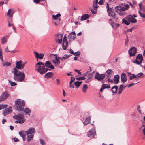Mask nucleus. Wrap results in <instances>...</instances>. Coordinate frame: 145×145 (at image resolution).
<instances>
[{"label": "nucleus", "mask_w": 145, "mask_h": 145, "mask_svg": "<svg viewBox=\"0 0 145 145\" xmlns=\"http://www.w3.org/2000/svg\"><path fill=\"white\" fill-rule=\"evenodd\" d=\"M25 63L22 62L21 60L16 62V66L12 71L14 74L13 79L16 81L22 82L25 78V74L23 71H20L19 69H23Z\"/></svg>", "instance_id": "obj_1"}, {"label": "nucleus", "mask_w": 145, "mask_h": 145, "mask_svg": "<svg viewBox=\"0 0 145 145\" xmlns=\"http://www.w3.org/2000/svg\"><path fill=\"white\" fill-rule=\"evenodd\" d=\"M35 132V129L31 127L27 131H20L19 134L22 137L24 141L26 140L27 142H29L33 139Z\"/></svg>", "instance_id": "obj_2"}, {"label": "nucleus", "mask_w": 145, "mask_h": 145, "mask_svg": "<svg viewBox=\"0 0 145 145\" xmlns=\"http://www.w3.org/2000/svg\"><path fill=\"white\" fill-rule=\"evenodd\" d=\"M129 8L128 4H121L116 6L115 9L116 12L120 16H123L126 14L125 11L127 10Z\"/></svg>", "instance_id": "obj_3"}, {"label": "nucleus", "mask_w": 145, "mask_h": 145, "mask_svg": "<svg viewBox=\"0 0 145 145\" xmlns=\"http://www.w3.org/2000/svg\"><path fill=\"white\" fill-rule=\"evenodd\" d=\"M35 70L40 74L46 73L48 69L45 67L44 64L42 62H39L35 64Z\"/></svg>", "instance_id": "obj_4"}, {"label": "nucleus", "mask_w": 145, "mask_h": 145, "mask_svg": "<svg viewBox=\"0 0 145 145\" xmlns=\"http://www.w3.org/2000/svg\"><path fill=\"white\" fill-rule=\"evenodd\" d=\"M25 105V102L22 100L18 99L15 101L14 106L15 109L18 111H22Z\"/></svg>", "instance_id": "obj_5"}, {"label": "nucleus", "mask_w": 145, "mask_h": 145, "mask_svg": "<svg viewBox=\"0 0 145 145\" xmlns=\"http://www.w3.org/2000/svg\"><path fill=\"white\" fill-rule=\"evenodd\" d=\"M136 19L133 18L132 15H128L125 18L122 19V23L125 24L127 25H129L130 24V22L132 23H135L137 22Z\"/></svg>", "instance_id": "obj_6"}, {"label": "nucleus", "mask_w": 145, "mask_h": 145, "mask_svg": "<svg viewBox=\"0 0 145 145\" xmlns=\"http://www.w3.org/2000/svg\"><path fill=\"white\" fill-rule=\"evenodd\" d=\"M13 117L14 119L17 120L15 121V122L17 124H22L25 121L24 116L22 114L15 115L13 116Z\"/></svg>", "instance_id": "obj_7"}, {"label": "nucleus", "mask_w": 145, "mask_h": 145, "mask_svg": "<svg viewBox=\"0 0 145 145\" xmlns=\"http://www.w3.org/2000/svg\"><path fill=\"white\" fill-rule=\"evenodd\" d=\"M142 55L141 54H139L136 56V59L133 61V63L141 66V63L143 61Z\"/></svg>", "instance_id": "obj_8"}, {"label": "nucleus", "mask_w": 145, "mask_h": 145, "mask_svg": "<svg viewBox=\"0 0 145 145\" xmlns=\"http://www.w3.org/2000/svg\"><path fill=\"white\" fill-rule=\"evenodd\" d=\"M108 12V15L111 17H112L114 19L118 20V17L116 15L112 8H110V11Z\"/></svg>", "instance_id": "obj_9"}, {"label": "nucleus", "mask_w": 145, "mask_h": 145, "mask_svg": "<svg viewBox=\"0 0 145 145\" xmlns=\"http://www.w3.org/2000/svg\"><path fill=\"white\" fill-rule=\"evenodd\" d=\"M54 56L55 57H54V59L52 60V61L56 66H57L60 64V61L59 59H61V57H57V54H56Z\"/></svg>", "instance_id": "obj_10"}, {"label": "nucleus", "mask_w": 145, "mask_h": 145, "mask_svg": "<svg viewBox=\"0 0 145 145\" xmlns=\"http://www.w3.org/2000/svg\"><path fill=\"white\" fill-rule=\"evenodd\" d=\"M105 76V75L104 74H99L98 72H96L94 77L98 81H101L103 80Z\"/></svg>", "instance_id": "obj_11"}, {"label": "nucleus", "mask_w": 145, "mask_h": 145, "mask_svg": "<svg viewBox=\"0 0 145 145\" xmlns=\"http://www.w3.org/2000/svg\"><path fill=\"white\" fill-rule=\"evenodd\" d=\"M68 46V42L67 40V37L66 35H65L63 37L62 45L63 49L64 50H66Z\"/></svg>", "instance_id": "obj_12"}, {"label": "nucleus", "mask_w": 145, "mask_h": 145, "mask_svg": "<svg viewBox=\"0 0 145 145\" xmlns=\"http://www.w3.org/2000/svg\"><path fill=\"white\" fill-rule=\"evenodd\" d=\"M9 96V94L7 92H3L0 96V102L6 99Z\"/></svg>", "instance_id": "obj_13"}, {"label": "nucleus", "mask_w": 145, "mask_h": 145, "mask_svg": "<svg viewBox=\"0 0 145 145\" xmlns=\"http://www.w3.org/2000/svg\"><path fill=\"white\" fill-rule=\"evenodd\" d=\"M76 33L75 32L72 31L70 33L69 35L68 39L69 41H72L74 40L76 37Z\"/></svg>", "instance_id": "obj_14"}, {"label": "nucleus", "mask_w": 145, "mask_h": 145, "mask_svg": "<svg viewBox=\"0 0 145 145\" xmlns=\"http://www.w3.org/2000/svg\"><path fill=\"white\" fill-rule=\"evenodd\" d=\"M96 131L95 129L93 128L89 130L87 133V135L88 137H93L95 135Z\"/></svg>", "instance_id": "obj_15"}, {"label": "nucleus", "mask_w": 145, "mask_h": 145, "mask_svg": "<svg viewBox=\"0 0 145 145\" xmlns=\"http://www.w3.org/2000/svg\"><path fill=\"white\" fill-rule=\"evenodd\" d=\"M137 52V49L134 47H133L131 48V49L128 51L130 56H134L135 55Z\"/></svg>", "instance_id": "obj_16"}, {"label": "nucleus", "mask_w": 145, "mask_h": 145, "mask_svg": "<svg viewBox=\"0 0 145 145\" xmlns=\"http://www.w3.org/2000/svg\"><path fill=\"white\" fill-rule=\"evenodd\" d=\"M12 111V107L10 106L8 108L5 109L3 111V114L5 116H6L9 114L11 113Z\"/></svg>", "instance_id": "obj_17"}, {"label": "nucleus", "mask_w": 145, "mask_h": 145, "mask_svg": "<svg viewBox=\"0 0 145 145\" xmlns=\"http://www.w3.org/2000/svg\"><path fill=\"white\" fill-rule=\"evenodd\" d=\"M35 57L37 59H43L44 54L43 53L39 54L38 52H34Z\"/></svg>", "instance_id": "obj_18"}, {"label": "nucleus", "mask_w": 145, "mask_h": 145, "mask_svg": "<svg viewBox=\"0 0 145 145\" xmlns=\"http://www.w3.org/2000/svg\"><path fill=\"white\" fill-rule=\"evenodd\" d=\"M45 66L46 67L51 69H54V67L53 65H52L51 62L48 61H46L45 63Z\"/></svg>", "instance_id": "obj_19"}, {"label": "nucleus", "mask_w": 145, "mask_h": 145, "mask_svg": "<svg viewBox=\"0 0 145 145\" xmlns=\"http://www.w3.org/2000/svg\"><path fill=\"white\" fill-rule=\"evenodd\" d=\"M121 81L124 83L127 81V77L126 75L124 73H122L121 76Z\"/></svg>", "instance_id": "obj_20"}, {"label": "nucleus", "mask_w": 145, "mask_h": 145, "mask_svg": "<svg viewBox=\"0 0 145 145\" xmlns=\"http://www.w3.org/2000/svg\"><path fill=\"white\" fill-rule=\"evenodd\" d=\"M91 116H89L86 118L85 121L83 122V123L85 125H86L90 123Z\"/></svg>", "instance_id": "obj_21"}, {"label": "nucleus", "mask_w": 145, "mask_h": 145, "mask_svg": "<svg viewBox=\"0 0 145 145\" xmlns=\"http://www.w3.org/2000/svg\"><path fill=\"white\" fill-rule=\"evenodd\" d=\"M53 75V74L51 72H49L46 73L44 75V77L47 79L52 78Z\"/></svg>", "instance_id": "obj_22"}, {"label": "nucleus", "mask_w": 145, "mask_h": 145, "mask_svg": "<svg viewBox=\"0 0 145 145\" xmlns=\"http://www.w3.org/2000/svg\"><path fill=\"white\" fill-rule=\"evenodd\" d=\"M120 76L118 75H116L114 76V84H117L119 82Z\"/></svg>", "instance_id": "obj_23"}, {"label": "nucleus", "mask_w": 145, "mask_h": 145, "mask_svg": "<svg viewBox=\"0 0 145 145\" xmlns=\"http://www.w3.org/2000/svg\"><path fill=\"white\" fill-rule=\"evenodd\" d=\"M14 13V10H12V9H9L7 15L11 17L12 16L13 14Z\"/></svg>", "instance_id": "obj_24"}, {"label": "nucleus", "mask_w": 145, "mask_h": 145, "mask_svg": "<svg viewBox=\"0 0 145 145\" xmlns=\"http://www.w3.org/2000/svg\"><path fill=\"white\" fill-rule=\"evenodd\" d=\"M25 113L29 115H30V113H31V110L29 108H25L24 109L23 108V111Z\"/></svg>", "instance_id": "obj_25"}, {"label": "nucleus", "mask_w": 145, "mask_h": 145, "mask_svg": "<svg viewBox=\"0 0 145 145\" xmlns=\"http://www.w3.org/2000/svg\"><path fill=\"white\" fill-rule=\"evenodd\" d=\"M118 88V87L117 86H114L111 89V91L114 93H116Z\"/></svg>", "instance_id": "obj_26"}, {"label": "nucleus", "mask_w": 145, "mask_h": 145, "mask_svg": "<svg viewBox=\"0 0 145 145\" xmlns=\"http://www.w3.org/2000/svg\"><path fill=\"white\" fill-rule=\"evenodd\" d=\"M89 16L88 14H84L81 17L80 20L82 21L86 20L89 18Z\"/></svg>", "instance_id": "obj_27"}, {"label": "nucleus", "mask_w": 145, "mask_h": 145, "mask_svg": "<svg viewBox=\"0 0 145 145\" xmlns=\"http://www.w3.org/2000/svg\"><path fill=\"white\" fill-rule=\"evenodd\" d=\"M128 75L129 76V79L130 80H132L133 78H134L137 77V76L135 75L134 74H132L131 73L128 72Z\"/></svg>", "instance_id": "obj_28"}, {"label": "nucleus", "mask_w": 145, "mask_h": 145, "mask_svg": "<svg viewBox=\"0 0 145 145\" xmlns=\"http://www.w3.org/2000/svg\"><path fill=\"white\" fill-rule=\"evenodd\" d=\"M88 88V86L87 84H84L82 88V91L84 93H86Z\"/></svg>", "instance_id": "obj_29"}, {"label": "nucleus", "mask_w": 145, "mask_h": 145, "mask_svg": "<svg viewBox=\"0 0 145 145\" xmlns=\"http://www.w3.org/2000/svg\"><path fill=\"white\" fill-rule=\"evenodd\" d=\"M61 16V15L60 13L56 14V15H53L52 16V18L54 20H57Z\"/></svg>", "instance_id": "obj_30"}, {"label": "nucleus", "mask_w": 145, "mask_h": 145, "mask_svg": "<svg viewBox=\"0 0 145 145\" xmlns=\"http://www.w3.org/2000/svg\"><path fill=\"white\" fill-rule=\"evenodd\" d=\"M1 43L2 44L5 43L7 42V39L5 37H3L1 40Z\"/></svg>", "instance_id": "obj_31"}, {"label": "nucleus", "mask_w": 145, "mask_h": 145, "mask_svg": "<svg viewBox=\"0 0 145 145\" xmlns=\"http://www.w3.org/2000/svg\"><path fill=\"white\" fill-rule=\"evenodd\" d=\"M71 55H65L62 58H61V59L62 60L63 59H64V60L67 59Z\"/></svg>", "instance_id": "obj_32"}, {"label": "nucleus", "mask_w": 145, "mask_h": 145, "mask_svg": "<svg viewBox=\"0 0 145 145\" xmlns=\"http://www.w3.org/2000/svg\"><path fill=\"white\" fill-rule=\"evenodd\" d=\"M82 82V81H76L74 82V84L77 88H78Z\"/></svg>", "instance_id": "obj_33"}, {"label": "nucleus", "mask_w": 145, "mask_h": 145, "mask_svg": "<svg viewBox=\"0 0 145 145\" xmlns=\"http://www.w3.org/2000/svg\"><path fill=\"white\" fill-rule=\"evenodd\" d=\"M106 73L108 75L112 74L113 73V71L111 69H109L107 70L106 72Z\"/></svg>", "instance_id": "obj_34"}, {"label": "nucleus", "mask_w": 145, "mask_h": 145, "mask_svg": "<svg viewBox=\"0 0 145 145\" xmlns=\"http://www.w3.org/2000/svg\"><path fill=\"white\" fill-rule=\"evenodd\" d=\"M8 81L10 85L12 86H14L17 85V84L14 82H12L10 80H9Z\"/></svg>", "instance_id": "obj_35"}, {"label": "nucleus", "mask_w": 145, "mask_h": 145, "mask_svg": "<svg viewBox=\"0 0 145 145\" xmlns=\"http://www.w3.org/2000/svg\"><path fill=\"white\" fill-rule=\"evenodd\" d=\"M104 89L109 88H110V85L106 84H103L102 86Z\"/></svg>", "instance_id": "obj_36"}, {"label": "nucleus", "mask_w": 145, "mask_h": 145, "mask_svg": "<svg viewBox=\"0 0 145 145\" xmlns=\"http://www.w3.org/2000/svg\"><path fill=\"white\" fill-rule=\"evenodd\" d=\"M7 106V105L6 104L0 105V110L3 109Z\"/></svg>", "instance_id": "obj_37"}, {"label": "nucleus", "mask_w": 145, "mask_h": 145, "mask_svg": "<svg viewBox=\"0 0 145 145\" xmlns=\"http://www.w3.org/2000/svg\"><path fill=\"white\" fill-rule=\"evenodd\" d=\"M111 25L113 28H114L115 27H118L119 24H118L113 23L111 24Z\"/></svg>", "instance_id": "obj_38"}, {"label": "nucleus", "mask_w": 145, "mask_h": 145, "mask_svg": "<svg viewBox=\"0 0 145 145\" xmlns=\"http://www.w3.org/2000/svg\"><path fill=\"white\" fill-rule=\"evenodd\" d=\"M5 51L6 52H11L12 53H14L15 51H9L8 48V46H7L5 49Z\"/></svg>", "instance_id": "obj_39"}, {"label": "nucleus", "mask_w": 145, "mask_h": 145, "mask_svg": "<svg viewBox=\"0 0 145 145\" xmlns=\"http://www.w3.org/2000/svg\"><path fill=\"white\" fill-rule=\"evenodd\" d=\"M140 16L142 18H145V14L142 13L140 11H138Z\"/></svg>", "instance_id": "obj_40"}, {"label": "nucleus", "mask_w": 145, "mask_h": 145, "mask_svg": "<svg viewBox=\"0 0 145 145\" xmlns=\"http://www.w3.org/2000/svg\"><path fill=\"white\" fill-rule=\"evenodd\" d=\"M76 79L78 80H84L85 79V78L84 77H82L76 78Z\"/></svg>", "instance_id": "obj_41"}, {"label": "nucleus", "mask_w": 145, "mask_h": 145, "mask_svg": "<svg viewBox=\"0 0 145 145\" xmlns=\"http://www.w3.org/2000/svg\"><path fill=\"white\" fill-rule=\"evenodd\" d=\"M88 80H89L90 79L92 78V77H93V75L92 74L90 73L88 75Z\"/></svg>", "instance_id": "obj_42"}, {"label": "nucleus", "mask_w": 145, "mask_h": 145, "mask_svg": "<svg viewBox=\"0 0 145 145\" xmlns=\"http://www.w3.org/2000/svg\"><path fill=\"white\" fill-rule=\"evenodd\" d=\"M139 8L140 10H142L144 8V7L142 6V2H140L139 4Z\"/></svg>", "instance_id": "obj_43"}, {"label": "nucleus", "mask_w": 145, "mask_h": 145, "mask_svg": "<svg viewBox=\"0 0 145 145\" xmlns=\"http://www.w3.org/2000/svg\"><path fill=\"white\" fill-rule=\"evenodd\" d=\"M57 36L59 38L58 39H62L63 35L61 34H58L57 35Z\"/></svg>", "instance_id": "obj_44"}, {"label": "nucleus", "mask_w": 145, "mask_h": 145, "mask_svg": "<svg viewBox=\"0 0 145 145\" xmlns=\"http://www.w3.org/2000/svg\"><path fill=\"white\" fill-rule=\"evenodd\" d=\"M62 39H57L56 40V41L59 43L61 44L62 42Z\"/></svg>", "instance_id": "obj_45"}, {"label": "nucleus", "mask_w": 145, "mask_h": 145, "mask_svg": "<svg viewBox=\"0 0 145 145\" xmlns=\"http://www.w3.org/2000/svg\"><path fill=\"white\" fill-rule=\"evenodd\" d=\"M143 74V73H140L137 74L136 75L137 77L138 78L140 77Z\"/></svg>", "instance_id": "obj_46"}, {"label": "nucleus", "mask_w": 145, "mask_h": 145, "mask_svg": "<svg viewBox=\"0 0 145 145\" xmlns=\"http://www.w3.org/2000/svg\"><path fill=\"white\" fill-rule=\"evenodd\" d=\"M74 54L76 56H79L80 54V52L79 51H77L74 53Z\"/></svg>", "instance_id": "obj_47"}, {"label": "nucleus", "mask_w": 145, "mask_h": 145, "mask_svg": "<svg viewBox=\"0 0 145 145\" xmlns=\"http://www.w3.org/2000/svg\"><path fill=\"white\" fill-rule=\"evenodd\" d=\"M106 5H106V7L107 8V12H108L109 11H110V8H109V4H108V3H106Z\"/></svg>", "instance_id": "obj_48"}, {"label": "nucleus", "mask_w": 145, "mask_h": 145, "mask_svg": "<svg viewBox=\"0 0 145 145\" xmlns=\"http://www.w3.org/2000/svg\"><path fill=\"white\" fill-rule=\"evenodd\" d=\"M97 3H94L93 7L94 8H98Z\"/></svg>", "instance_id": "obj_49"}, {"label": "nucleus", "mask_w": 145, "mask_h": 145, "mask_svg": "<svg viewBox=\"0 0 145 145\" xmlns=\"http://www.w3.org/2000/svg\"><path fill=\"white\" fill-rule=\"evenodd\" d=\"M75 78L73 77H71V81L70 82L72 83L73 82H74L75 80Z\"/></svg>", "instance_id": "obj_50"}, {"label": "nucleus", "mask_w": 145, "mask_h": 145, "mask_svg": "<svg viewBox=\"0 0 145 145\" xmlns=\"http://www.w3.org/2000/svg\"><path fill=\"white\" fill-rule=\"evenodd\" d=\"M40 143L41 144H42V145H44V144L45 142L44 140L41 139L40 140Z\"/></svg>", "instance_id": "obj_51"}, {"label": "nucleus", "mask_w": 145, "mask_h": 145, "mask_svg": "<svg viewBox=\"0 0 145 145\" xmlns=\"http://www.w3.org/2000/svg\"><path fill=\"white\" fill-rule=\"evenodd\" d=\"M123 89H119V91H118V94H120L121 93Z\"/></svg>", "instance_id": "obj_52"}, {"label": "nucleus", "mask_w": 145, "mask_h": 145, "mask_svg": "<svg viewBox=\"0 0 145 145\" xmlns=\"http://www.w3.org/2000/svg\"><path fill=\"white\" fill-rule=\"evenodd\" d=\"M70 87L71 88H74V86L73 84H72V83L70 82Z\"/></svg>", "instance_id": "obj_53"}, {"label": "nucleus", "mask_w": 145, "mask_h": 145, "mask_svg": "<svg viewBox=\"0 0 145 145\" xmlns=\"http://www.w3.org/2000/svg\"><path fill=\"white\" fill-rule=\"evenodd\" d=\"M143 127H144V128L142 129V132L144 135H145V125H143Z\"/></svg>", "instance_id": "obj_54"}, {"label": "nucleus", "mask_w": 145, "mask_h": 145, "mask_svg": "<svg viewBox=\"0 0 145 145\" xmlns=\"http://www.w3.org/2000/svg\"><path fill=\"white\" fill-rule=\"evenodd\" d=\"M69 52L72 54H74V52L73 50L71 49H70L69 50Z\"/></svg>", "instance_id": "obj_55"}, {"label": "nucleus", "mask_w": 145, "mask_h": 145, "mask_svg": "<svg viewBox=\"0 0 145 145\" xmlns=\"http://www.w3.org/2000/svg\"><path fill=\"white\" fill-rule=\"evenodd\" d=\"M100 5H102L103 3V0H100L98 3Z\"/></svg>", "instance_id": "obj_56"}, {"label": "nucleus", "mask_w": 145, "mask_h": 145, "mask_svg": "<svg viewBox=\"0 0 145 145\" xmlns=\"http://www.w3.org/2000/svg\"><path fill=\"white\" fill-rule=\"evenodd\" d=\"M34 2L36 3H38L40 2V0H34Z\"/></svg>", "instance_id": "obj_57"}, {"label": "nucleus", "mask_w": 145, "mask_h": 145, "mask_svg": "<svg viewBox=\"0 0 145 145\" xmlns=\"http://www.w3.org/2000/svg\"><path fill=\"white\" fill-rule=\"evenodd\" d=\"M137 83H131L130 84H129L128 87H131V86H133V85L136 84Z\"/></svg>", "instance_id": "obj_58"}, {"label": "nucleus", "mask_w": 145, "mask_h": 145, "mask_svg": "<svg viewBox=\"0 0 145 145\" xmlns=\"http://www.w3.org/2000/svg\"><path fill=\"white\" fill-rule=\"evenodd\" d=\"M13 139L14 141L15 142H17L19 141V140L17 138H14Z\"/></svg>", "instance_id": "obj_59"}, {"label": "nucleus", "mask_w": 145, "mask_h": 145, "mask_svg": "<svg viewBox=\"0 0 145 145\" xmlns=\"http://www.w3.org/2000/svg\"><path fill=\"white\" fill-rule=\"evenodd\" d=\"M74 71L78 74H81V72L80 71V70H77V69H75Z\"/></svg>", "instance_id": "obj_60"}, {"label": "nucleus", "mask_w": 145, "mask_h": 145, "mask_svg": "<svg viewBox=\"0 0 145 145\" xmlns=\"http://www.w3.org/2000/svg\"><path fill=\"white\" fill-rule=\"evenodd\" d=\"M6 121V120L5 119H3L2 120V123L3 124H4Z\"/></svg>", "instance_id": "obj_61"}, {"label": "nucleus", "mask_w": 145, "mask_h": 145, "mask_svg": "<svg viewBox=\"0 0 145 145\" xmlns=\"http://www.w3.org/2000/svg\"><path fill=\"white\" fill-rule=\"evenodd\" d=\"M140 106H138V107L137 108H138V112H139L140 113V114H141V111L140 110Z\"/></svg>", "instance_id": "obj_62"}, {"label": "nucleus", "mask_w": 145, "mask_h": 145, "mask_svg": "<svg viewBox=\"0 0 145 145\" xmlns=\"http://www.w3.org/2000/svg\"><path fill=\"white\" fill-rule=\"evenodd\" d=\"M123 85H121L119 87V89H123Z\"/></svg>", "instance_id": "obj_63"}, {"label": "nucleus", "mask_w": 145, "mask_h": 145, "mask_svg": "<svg viewBox=\"0 0 145 145\" xmlns=\"http://www.w3.org/2000/svg\"><path fill=\"white\" fill-rule=\"evenodd\" d=\"M108 80L110 82H111V83H113V80L112 79H108Z\"/></svg>", "instance_id": "obj_64"}]
</instances>
